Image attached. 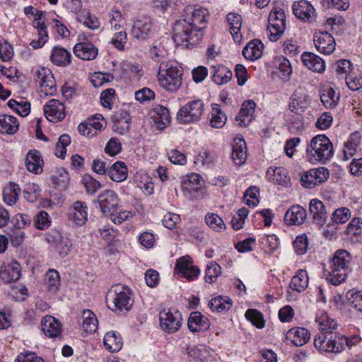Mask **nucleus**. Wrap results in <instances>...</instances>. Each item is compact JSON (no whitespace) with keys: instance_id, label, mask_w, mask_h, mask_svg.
I'll return each instance as SVG.
<instances>
[{"instance_id":"nucleus-58","label":"nucleus","mask_w":362,"mask_h":362,"mask_svg":"<svg viewBox=\"0 0 362 362\" xmlns=\"http://www.w3.org/2000/svg\"><path fill=\"white\" fill-rule=\"evenodd\" d=\"M346 83L351 90H358L362 88V74H348L345 77Z\"/></svg>"},{"instance_id":"nucleus-46","label":"nucleus","mask_w":362,"mask_h":362,"mask_svg":"<svg viewBox=\"0 0 362 362\" xmlns=\"http://www.w3.org/2000/svg\"><path fill=\"white\" fill-rule=\"evenodd\" d=\"M210 124L214 128H221L226 124L227 117L218 104L212 105Z\"/></svg>"},{"instance_id":"nucleus-28","label":"nucleus","mask_w":362,"mask_h":362,"mask_svg":"<svg viewBox=\"0 0 362 362\" xmlns=\"http://www.w3.org/2000/svg\"><path fill=\"white\" fill-rule=\"evenodd\" d=\"M230 33L235 43L240 44L242 42V34L240 33L242 27V17L236 13H230L226 17Z\"/></svg>"},{"instance_id":"nucleus-17","label":"nucleus","mask_w":362,"mask_h":362,"mask_svg":"<svg viewBox=\"0 0 362 362\" xmlns=\"http://www.w3.org/2000/svg\"><path fill=\"white\" fill-rule=\"evenodd\" d=\"M176 268L178 270V274L188 281L197 279L200 274L199 269L192 264V258L189 256H184L178 259Z\"/></svg>"},{"instance_id":"nucleus-49","label":"nucleus","mask_w":362,"mask_h":362,"mask_svg":"<svg viewBox=\"0 0 362 362\" xmlns=\"http://www.w3.org/2000/svg\"><path fill=\"white\" fill-rule=\"evenodd\" d=\"M20 192L18 185L10 184L3 192L4 201L10 206L13 205L17 201Z\"/></svg>"},{"instance_id":"nucleus-54","label":"nucleus","mask_w":362,"mask_h":362,"mask_svg":"<svg viewBox=\"0 0 362 362\" xmlns=\"http://www.w3.org/2000/svg\"><path fill=\"white\" fill-rule=\"evenodd\" d=\"M188 355L197 362H205L209 354L206 348L201 346L190 349L188 351Z\"/></svg>"},{"instance_id":"nucleus-45","label":"nucleus","mask_w":362,"mask_h":362,"mask_svg":"<svg viewBox=\"0 0 362 362\" xmlns=\"http://www.w3.org/2000/svg\"><path fill=\"white\" fill-rule=\"evenodd\" d=\"M83 331L87 333L95 332L98 326V322L95 315L90 310H86L83 313Z\"/></svg>"},{"instance_id":"nucleus-36","label":"nucleus","mask_w":362,"mask_h":362,"mask_svg":"<svg viewBox=\"0 0 362 362\" xmlns=\"http://www.w3.org/2000/svg\"><path fill=\"white\" fill-rule=\"evenodd\" d=\"M153 116L156 127L158 130L164 129L170 122V115L168 109L164 106H158L155 108Z\"/></svg>"},{"instance_id":"nucleus-3","label":"nucleus","mask_w":362,"mask_h":362,"mask_svg":"<svg viewBox=\"0 0 362 362\" xmlns=\"http://www.w3.org/2000/svg\"><path fill=\"white\" fill-rule=\"evenodd\" d=\"M182 71L173 62H163L157 74L159 85L165 90L175 93L182 85Z\"/></svg>"},{"instance_id":"nucleus-63","label":"nucleus","mask_w":362,"mask_h":362,"mask_svg":"<svg viewBox=\"0 0 362 362\" xmlns=\"http://www.w3.org/2000/svg\"><path fill=\"white\" fill-rule=\"evenodd\" d=\"M122 151V144L117 138H111L107 142L105 151L111 156H116Z\"/></svg>"},{"instance_id":"nucleus-50","label":"nucleus","mask_w":362,"mask_h":362,"mask_svg":"<svg viewBox=\"0 0 362 362\" xmlns=\"http://www.w3.org/2000/svg\"><path fill=\"white\" fill-rule=\"evenodd\" d=\"M317 322L320 332H334L337 327L335 320L330 318L327 315L320 316L317 320Z\"/></svg>"},{"instance_id":"nucleus-4","label":"nucleus","mask_w":362,"mask_h":362,"mask_svg":"<svg viewBox=\"0 0 362 362\" xmlns=\"http://www.w3.org/2000/svg\"><path fill=\"white\" fill-rule=\"evenodd\" d=\"M351 255L345 250L335 252L332 258V271L327 279L333 285L337 286L345 281L350 271Z\"/></svg>"},{"instance_id":"nucleus-15","label":"nucleus","mask_w":362,"mask_h":362,"mask_svg":"<svg viewBox=\"0 0 362 362\" xmlns=\"http://www.w3.org/2000/svg\"><path fill=\"white\" fill-rule=\"evenodd\" d=\"M160 322L162 329L168 333H174L182 325L181 314L170 310H163L160 313Z\"/></svg>"},{"instance_id":"nucleus-14","label":"nucleus","mask_w":362,"mask_h":362,"mask_svg":"<svg viewBox=\"0 0 362 362\" xmlns=\"http://www.w3.org/2000/svg\"><path fill=\"white\" fill-rule=\"evenodd\" d=\"M313 42L315 48L321 54L328 55L335 49V40L333 36L327 31H316L313 36Z\"/></svg>"},{"instance_id":"nucleus-61","label":"nucleus","mask_w":362,"mask_h":362,"mask_svg":"<svg viewBox=\"0 0 362 362\" xmlns=\"http://www.w3.org/2000/svg\"><path fill=\"white\" fill-rule=\"evenodd\" d=\"M351 216V213L347 208H340L334 211L332 214V220L337 223H344L346 222Z\"/></svg>"},{"instance_id":"nucleus-35","label":"nucleus","mask_w":362,"mask_h":362,"mask_svg":"<svg viewBox=\"0 0 362 362\" xmlns=\"http://www.w3.org/2000/svg\"><path fill=\"white\" fill-rule=\"evenodd\" d=\"M293 11L294 15L302 20H309L314 14L315 9L313 6L305 0L296 1L293 4Z\"/></svg>"},{"instance_id":"nucleus-25","label":"nucleus","mask_w":362,"mask_h":362,"mask_svg":"<svg viewBox=\"0 0 362 362\" xmlns=\"http://www.w3.org/2000/svg\"><path fill=\"white\" fill-rule=\"evenodd\" d=\"M309 209L314 223L322 226L327 218V212L324 204L318 199H313L310 202Z\"/></svg>"},{"instance_id":"nucleus-2","label":"nucleus","mask_w":362,"mask_h":362,"mask_svg":"<svg viewBox=\"0 0 362 362\" xmlns=\"http://www.w3.org/2000/svg\"><path fill=\"white\" fill-rule=\"evenodd\" d=\"M306 157L311 163H326L334 156V147L330 139L325 134L314 136L306 148Z\"/></svg>"},{"instance_id":"nucleus-60","label":"nucleus","mask_w":362,"mask_h":362,"mask_svg":"<svg viewBox=\"0 0 362 362\" xmlns=\"http://www.w3.org/2000/svg\"><path fill=\"white\" fill-rule=\"evenodd\" d=\"M259 194V189L256 187H250L245 192L244 199H245V204L248 206H255L259 204V199L257 194Z\"/></svg>"},{"instance_id":"nucleus-59","label":"nucleus","mask_w":362,"mask_h":362,"mask_svg":"<svg viewBox=\"0 0 362 362\" xmlns=\"http://www.w3.org/2000/svg\"><path fill=\"white\" fill-rule=\"evenodd\" d=\"M308 245V238L305 234L298 235L293 242V247L295 252L300 255L306 252Z\"/></svg>"},{"instance_id":"nucleus-44","label":"nucleus","mask_w":362,"mask_h":362,"mask_svg":"<svg viewBox=\"0 0 362 362\" xmlns=\"http://www.w3.org/2000/svg\"><path fill=\"white\" fill-rule=\"evenodd\" d=\"M232 304L233 302L229 298L219 296L212 298L209 306L212 311L222 313L230 310Z\"/></svg>"},{"instance_id":"nucleus-21","label":"nucleus","mask_w":362,"mask_h":362,"mask_svg":"<svg viewBox=\"0 0 362 362\" xmlns=\"http://www.w3.org/2000/svg\"><path fill=\"white\" fill-rule=\"evenodd\" d=\"M41 327L44 334L50 338L59 336L62 332L61 322L51 315H47L42 318Z\"/></svg>"},{"instance_id":"nucleus-39","label":"nucleus","mask_w":362,"mask_h":362,"mask_svg":"<svg viewBox=\"0 0 362 362\" xmlns=\"http://www.w3.org/2000/svg\"><path fill=\"white\" fill-rule=\"evenodd\" d=\"M308 285V276L305 270L300 269L293 276L290 282V288L297 292L304 291Z\"/></svg>"},{"instance_id":"nucleus-5","label":"nucleus","mask_w":362,"mask_h":362,"mask_svg":"<svg viewBox=\"0 0 362 362\" xmlns=\"http://www.w3.org/2000/svg\"><path fill=\"white\" fill-rule=\"evenodd\" d=\"M107 307L115 313L129 311L134 303L129 290L121 285L113 286L106 296Z\"/></svg>"},{"instance_id":"nucleus-47","label":"nucleus","mask_w":362,"mask_h":362,"mask_svg":"<svg viewBox=\"0 0 362 362\" xmlns=\"http://www.w3.org/2000/svg\"><path fill=\"white\" fill-rule=\"evenodd\" d=\"M36 28L38 32V39L33 40L30 42V45L33 49H38L42 47L47 41L48 35L46 30V27L43 22H41L40 20L37 21Z\"/></svg>"},{"instance_id":"nucleus-11","label":"nucleus","mask_w":362,"mask_h":362,"mask_svg":"<svg viewBox=\"0 0 362 362\" xmlns=\"http://www.w3.org/2000/svg\"><path fill=\"white\" fill-rule=\"evenodd\" d=\"M35 79L38 81L41 91L45 95H52L56 90V82L51 70L40 67L35 71Z\"/></svg>"},{"instance_id":"nucleus-37","label":"nucleus","mask_w":362,"mask_h":362,"mask_svg":"<svg viewBox=\"0 0 362 362\" xmlns=\"http://www.w3.org/2000/svg\"><path fill=\"white\" fill-rule=\"evenodd\" d=\"M211 69L212 78L216 84L223 85L231 79L232 72L225 66H213Z\"/></svg>"},{"instance_id":"nucleus-22","label":"nucleus","mask_w":362,"mask_h":362,"mask_svg":"<svg viewBox=\"0 0 362 362\" xmlns=\"http://www.w3.org/2000/svg\"><path fill=\"white\" fill-rule=\"evenodd\" d=\"M247 145L243 136H238L233 140L232 158L238 165L243 164L247 159Z\"/></svg>"},{"instance_id":"nucleus-18","label":"nucleus","mask_w":362,"mask_h":362,"mask_svg":"<svg viewBox=\"0 0 362 362\" xmlns=\"http://www.w3.org/2000/svg\"><path fill=\"white\" fill-rule=\"evenodd\" d=\"M21 268L16 260L4 264L0 267V279L6 283L15 282L21 276Z\"/></svg>"},{"instance_id":"nucleus-38","label":"nucleus","mask_w":362,"mask_h":362,"mask_svg":"<svg viewBox=\"0 0 362 362\" xmlns=\"http://www.w3.org/2000/svg\"><path fill=\"white\" fill-rule=\"evenodd\" d=\"M19 123L16 117L11 115H0V132L13 134L18 129Z\"/></svg>"},{"instance_id":"nucleus-12","label":"nucleus","mask_w":362,"mask_h":362,"mask_svg":"<svg viewBox=\"0 0 362 362\" xmlns=\"http://www.w3.org/2000/svg\"><path fill=\"white\" fill-rule=\"evenodd\" d=\"M153 29V22L151 19L142 16L134 20L131 30V35L134 38L139 40H144L151 36Z\"/></svg>"},{"instance_id":"nucleus-55","label":"nucleus","mask_w":362,"mask_h":362,"mask_svg":"<svg viewBox=\"0 0 362 362\" xmlns=\"http://www.w3.org/2000/svg\"><path fill=\"white\" fill-rule=\"evenodd\" d=\"M51 224V220L47 212L41 211L34 218V226L39 230H45Z\"/></svg>"},{"instance_id":"nucleus-19","label":"nucleus","mask_w":362,"mask_h":362,"mask_svg":"<svg viewBox=\"0 0 362 362\" xmlns=\"http://www.w3.org/2000/svg\"><path fill=\"white\" fill-rule=\"evenodd\" d=\"M306 218V210L300 205H293L286 211L284 221L287 225L299 226L305 222Z\"/></svg>"},{"instance_id":"nucleus-34","label":"nucleus","mask_w":362,"mask_h":362,"mask_svg":"<svg viewBox=\"0 0 362 362\" xmlns=\"http://www.w3.org/2000/svg\"><path fill=\"white\" fill-rule=\"evenodd\" d=\"M44 162L40 153L37 151H30L25 160L26 168L28 171L35 174H40L42 172Z\"/></svg>"},{"instance_id":"nucleus-8","label":"nucleus","mask_w":362,"mask_h":362,"mask_svg":"<svg viewBox=\"0 0 362 362\" xmlns=\"http://www.w3.org/2000/svg\"><path fill=\"white\" fill-rule=\"evenodd\" d=\"M286 28V16L281 8H275L269 16L267 32L270 41L276 42Z\"/></svg>"},{"instance_id":"nucleus-57","label":"nucleus","mask_w":362,"mask_h":362,"mask_svg":"<svg viewBox=\"0 0 362 362\" xmlns=\"http://www.w3.org/2000/svg\"><path fill=\"white\" fill-rule=\"evenodd\" d=\"M71 143V139L69 135L63 134L59 138L56 146L55 154L59 158H64L66 153V146Z\"/></svg>"},{"instance_id":"nucleus-1","label":"nucleus","mask_w":362,"mask_h":362,"mask_svg":"<svg viewBox=\"0 0 362 362\" xmlns=\"http://www.w3.org/2000/svg\"><path fill=\"white\" fill-rule=\"evenodd\" d=\"M209 11L199 6L185 7L182 18L174 24L172 36L177 45L188 42L197 44L202 37V30L206 27Z\"/></svg>"},{"instance_id":"nucleus-16","label":"nucleus","mask_w":362,"mask_h":362,"mask_svg":"<svg viewBox=\"0 0 362 362\" xmlns=\"http://www.w3.org/2000/svg\"><path fill=\"white\" fill-rule=\"evenodd\" d=\"M46 118L52 122L62 121L66 116L65 106L59 100H49L44 106Z\"/></svg>"},{"instance_id":"nucleus-41","label":"nucleus","mask_w":362,"mask_h":362,"mask_svg":"<svg viewBox=\"0 0 362 362\" xmlns=\"http://www.w3.org/2000/svg\"><path fill=\"white\" fill-rule=\"evenodd\" d=\"M103 343L105 348L110 352H117L122 347V341L119 335L115 332H108L105 334L103 339Z\"/></svg>"},{"instance_id":"nucleus-9","label":"nucleus","mask_w":362,"mask_h":362,"mask_svg":"<svg viewBox=\"0 0 362 362\" xmlns=\"http://www.w3.org/2000/svg\"><path fill=\"white\" fill-rule=\"evenodd\" d=\"M98 203L100 211L105 216H114L119 209V198L111 189H105L98 196Z\"/></svg>"},{"instance_id":"nucleus-42","label":"nucleus","mask_w":362,"mask_h":362,"mask_svg":"<svg viewBox=\"0 0 362 362\" xmlns=\"http://www.w3.org/2000/svg\"><path fill=\"white\" fill-rule=\"evenodd\" d=\"M51 180L55 188L66 190L69 182V173L64 168H59L51 176Z\"/></svg>"},{"instance_id":"nucleus-30","label":"nucleus","mask_w":362,"mask_h":362,"mask_svg":"<svg viewBox=\"0 0 362 362\" xmlns=\"http://www.w3.org/2000/svg\"><path fill=\"white\" fill-rule=\"evenodd\" d=\"M303 64L309 69L318 73L325 70V62L313 52H304L301 56Z\"/></svg>"},{"instance_id":"nucleus-62","label":"nucleus","mask_w":362,"mask_h":362,"mask_svg":"<svg viewBox=\"0 0 362 362\" xmlns=\"http://www.w3.org/2000/svg\"><path fill=\"white\" fill-rule=\"evenodd\" d=\"M9 237L11 239V244L18 247L21 245L25 240V233L21 228H15L11 229L9 233Z\"/></svg>"},{"instance_id":"nucleus-32","label":"nucleus","mask_w":362,"mask_h":362,"mask_svg":"<svg viewBox=\"0 0 362 362\" xmlns=\"http://www.w3.org/2000/svg\"><path fill=\"white\" fill-rule=\"evenodd\" d=\"M264 45L259 40H251L243 49V55L247 59L255 61L262 56Z\"/></svg>"},{"instance_id":"nucleus-64","label":"nucleus","mask_w":362,"mask_h":362,"mask_svg":"<svg viewBox=\"0 0 362 362\" xmlns=\"http://www.w3.org/2000/svg\"><path fill=\"white\" fill-rule=\"evenodd\" d=\"M15 362H43V359L33 352L20 354Z\"/></svg>"},{"instance_id":"nucleus-10","label":"nucleus","mask_w":362,"mask_h":362,"mask_svg":"<svg viewBox=\"0 0 362 362\" xmlns=\"http://www.w3.org/2000/svg\"><path fill=\"white\" fill-rule=\"evenodd\" d=\"M329 175V170L326 168H313L303 173L300 177V182L304 187L313 189L325 182Z\"/></svg>"},{"instance_id":"nucleus-29","label":"nucleus","mask_w":362,"mask_h":362,"mask_svg":"<svg viewBox=\"0 0 362 362\" xmlns=\"http://www.w3.org/2000/svg\"><path fill=\"white\" fill-rule=\"evenodd\" d=\"M74 52L76 56L83 60H91L98 55V48L90 42H81L75 45Z\"/></svg>"},{"instance_id":"nucleus-6","label":"nucleus","mask_w":362,"mask_h":362,"mask_svg":"<svg viewBox=\"0 0 362 362\" xmlns=\"http://www.w3.org/2000/svg\"><path fill=\"white\" fill-rule=\"evenodd\" d=\"M343 340L339 338V332H320L315 336L313 344L315 347L321 352L339 354L341 352Z\"/></svg>"},{"instance_id":"nucleus-33","label":"nucleus","mask_w":362,"mask_h":362,"mask_svg":"<svg viewBox=\"0 0 362 362\" xmlns=\"http://www.w3.org/2000/svg\"><path fill=\"white\" fill-rule=\"evenodd\" d=\"M340 93L331 86H325L320 93V100L327 108H334L339 100Z\"/></svg>"},{"instance_id":"nucleus-27","label":"nucleus","mask_w":362,"mask_h":362,"mask_svg":"<svg viewBox=\"0 0 362 362\" xmlns=\"http://www.w3.org/2000/svg\"><path fill=\"white\" fill-rule=\"evenodd\" d=\"M310 337V332L303 327H295L289 329L286 333V339L297 346L305 344Z\"/></svg>"},{"instance_id":"nucleus-48","label":"nucleus","mask_w":362,"mask_h":362,"mask_svg":"<svg viewBox=\"0 0 362 362\" xmlns=\"http://www.w3.org/2000/svg\"><path fill=\"white\" fill-rule=\"evenodd\" d=\"M61 284L60 276L57 271L49 269L46 273V285L49 291L55 293Z\"/></svg>"},{"instance_id":"nucleus-56","label":"nucleus","mask_w":362,"mask_h":362,"mask_svg":"<svg viewBox=\"0 0 362 362\" xmlns=\"http://www.w3.org/2000/svg\"><path fill=\"white\" fill-rule=\"evenodd\" d=\"M82 183L86 192L89 194H95L102 187L100 182L90 175L85 176L82 180Z\"/></svg>"},{"instance_id":"nucleus-23","label":"nucleus","mask_w":362,"mask_h":362,"mask_svg":"<svg viewBox=\"0 0 362 362\" xmlns=\"http://www.w3.org/2000/svg\"><path fill=\"white\" fill-rule=\"evenodd\" d=\"M47 240L55 244V249L61 257H65L70 252L72 246L71 240L68 238L62 236L58 232L49 234Z\"/></svg>"},{"instance_id":"nucleus-26","label":"nucleus","mask_w":362,"mask_h":362,"mask_svg":"<svg viewBox=\"0 0 362 362\" xmlns=\"http://www.w3.org/2000/svg\"><path fill=\"white\" fill-rule=\"evenodd\" d=\"M187 325L191 332H196L208 329L210 324L208 318L201 313L192 312L189 317Z\"/></svg>"},{"instance_id":"nucleus-7","label":"nucleus","mask_w":362,"mask_h":362,"mask_svg":"<svg viewBox=\"0 0 362 362\" xmlns=\"http://www.w3.org/2000/svg\"><path fill=\"white\" fill-rule=\"evenodd\" d=\"M204 104L200 99L190 100L183 105L177 114V119L183 124L196 122L201 119Z\"/></svg>"},{"instance_id":"nucleus-51","label":"nucleus","mask_w":362,"mask_h":362,"mask_svg":"<svg viewBox=\"0 0 362 362\" xmlns=\"http://www.w3.org/2000/svg\"><path fill=\"white\" fill-rule=\"evenodd\" d=\"M205 222L210 228L214 230L221 231L226 228L223 219L216 214H207L205 216Z\"/></svg>"},{"instance_id":"nucleus-43","label":"nucleus","mask_w":362,"mask_h":362,"mask_svg":"<svg viewBox=\"0 0 362 362\" xmlns=\"http://www.w3.org/2000/svg\"><path fill=\"white\" fill-rule=\"evenodd\" d=\"M110 177L115 182H119L127 177V168L124 163L117 161L115 163L109 170Z\"/></svg>"},{"instance_id":"nucleus-24","label":"nucleus","mask_w":362,"mask_h":362,"mask_svg":"<svg viewBox=\"0 0 362 362\" xmlns=\"http://www.w3.org/2000/svg\"><path fill=\"white\" fill-rule=\"evenodd\" d=\"M256 104L252 100H247L242 104L238 115L235 117V121L240 127H245L253 119Z\"/></svg>"},{"instance_id":"nucleus-31","label":"nucleus","mask_w":362,"mask_h":362,"mask_svg":"<svg viewBox=\"0 0 362 362\" xmlns=\"http://www.w3.org/2000/svg\"><path fill=\"white\" fill-rule=\"evenodd\" d=\"M71 210L70 214L71 219L76 225H83L88 218V209L86 204L81 201H76L74 203Z\"/></svg>"},{"instance_id":"nucleus-13","label":"nucleus","mask_w":362,"mask_h":362,"mask_svg":"<svg viewBox=\"0 0 362 362\" xmlns=\"http://www.w3.org/2000/svg\"><path fill=\"white\" fill-rule=\"evenodd\" d=\"M310 99L303 88H298L291 96L289 110L298 115H302L310 106Z\"/></svg>"},{"instance_id":"nucleus-53","label":"nucleus","mask_w":362,"mask_h":362,"mask_svg":"<svg viewBox=\"0 0 362 362\" xmlns=\"http://www.w3.org/2000/svg\"><path fill=\"white\" fill-rule=\"evenodd\" d=\"M221 274V267L215 262H210L206 269L205 281L211 284L216 281L217 277Z\"/></svg>"},{"instance_id":"nucleus-40","label":"nucleus","mask_w":362,"mask_h":362,"mask_svg":"<svg viewBox=\"0 0 362 362\" xmlns=\"http://www.w3.org/2000/svg\"><path fill=\"white\" fill-rule=\"evenodd\" d=\"M267 175L270 181L277 185H286L289 181L288 172L284 168H269L267 170Z\"/></svg>"},{"instance_id":"nucleus-52","label":"nucleus","mask_w":362,"mask_h":362,"mask_svg":"<svg viewBox=\"0 0 362 362\" xmlns=\"http://www.w3.org/2000/svg\"><path fill=\"white\" fill-rule=\"evenodd\" d=\"M246 319L257 328L264 327V320L262 314L256 309H248L245 315Z\"/></svg>"},{"instance_id":"nucleus-20","label":"nucleus","mask_w":362,"mask_h":362,"mask_svg":"<svg viewBox=\"0 0 362 362\" xmlns=\"http://www.w3.org/2000/svg\"><path fill=\"white\" fill-rule=\"evenodd\" d=\"M49 59L55 66L66 67L71 64V54L62 47L54 46L51 51Z\"/></svg>"}]
</instances>
